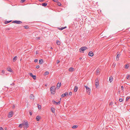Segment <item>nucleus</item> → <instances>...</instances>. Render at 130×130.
I'll list each match as a JSON object with an SVG mask.
<instances>
[{
    "label": "nucleus",
    "mask_w": 130,
    "mask_h": 130,
    "mask_svg": "<svg viewBox=\"0 0 130 130\" xmlns=\"http://www.w3.org/2000/svg\"><path fill=\"white\" fill-rule=\"evenodd\" d=\"M23 125H25V127L26 128H27L29 127V125L28 124V122L26 120V121H24L23 123H22Z\"/></svg>",
    "instance_id": "obj_2"
},
{
    "label": "nucleus",
    "mask_w": 130,
    "mask_h": 130,
    "mask_svg": "<svg viewBox=\"0 0 130 130\" xmlns=\"http://www.w3.org/2000/svg\"><path fill=\"white\" fill-rule=\"evenodd\" d=\"M4 129H5V130H7V127H5V128H4Z\"/></svg>",
    "instance_id": "obj_57"
},
{
    "label": "nucleus",
    "mask_w": 130,
    "mask_h": 130,
    "mask_svg": "<svg viewBox=\"0 0 130 130\" xmlns=\"http://www.w3.org/2000/svg\"><path fill=\"white\" fill-rule=\"evenodd\" d=\"M25 0H22L21 1V3H23L25 1Z\"/></svg>",
    "instance_id": "obj_46"
},
{
    "label": "nucleus",
    "mask_w": 130,
    "mask_h": 130,
    "mask_svg": "<svg viewBox=\"0 0 130 130\" xmlns=\"http://www.w3.org/2000/svg\"><path fill=\"white\" fill-rule=\"evenodd\" d=\"M53 103V104H56V102L54 100H53L52 101Z\"/></svg>",
    "instance_id": "obj_40"
},
{
    "label": "nucleus",
    "mask_w": 130,
    "mask_h": 130,
    "mask_svg": "<svg viewBox=\"0 0 130 130\" xmlns=\"http://www.w3.org/2000/svg\"><path fill=\"white\" fill-rule=\"evenodd\" d=\"M24 27L26 29H28L29 28V27L27 26H25Z\"/></svg>",
    "instance_id": "obj_32"
},
{
    "label": "nucleus",
    "mask_w": 130,
    "mask_h": 130,
    "mask_svg": "<svg viewBox=\"0 0 130 130\" xmlns=\"http://www.w3.org/2000/svg\"><path fill=\"white\" fill-rule=\"evenodd\" d=\"M121 89L123 91L124 87L123 86H121Z\"/></svg>",
    "instance_id": "obj_43"
},
{
    "label": "nucleus",
    "mask_w": 130,
    "mask_h": 130,
    "mask_svg": "<svg viewBox=\"0 0 130 130\" xmlns=\"http://www.w3.org/2000/svg\"><path fill=\"white\" fill-rule=\"evenodd\" d=\"M60 102H60V101H59L58 102H56V103L55 104L56 105H60Z\"/></svg>",
    "instance_id": "obj_24"
},
{
    "label": "nucleus",
    "mask_w": 130,
    "mask_h": 130,
    "mask_svg": "<svg viewBox=\"0 0 130 130\" xmlns=\"http://www.w3.org/2000/svg\"><path fill=\"white\" fill-rule=\"evenodd\" d=\"M39 64H42L43 62V60L42 59L39 60Z\"/></svg>",
    "instance_id": "obj_13"
},
{
    "label": "nucleus",
    "mask_w": 130,
    "mask_h": 130,
    "mask_svg": "<svg viewBox=\"0 0 130 130\" xmlns=\"http://www.w3.org/2000/svg\"><path fill=\"white\" fill-rule=\"evenodd\" d=\"M37 69H38L39 68V65H37L36 66V67Z\"/></svg>",
    "instance_id": "obj_42"
},
{
    "label": "nucleus",
    "mask_w": 130,
    "mask_h": 130,
    "mask_svg": "<svg viewBox=\"0 0 130 130\" xmlns=\"http://www.w3.org/2000/svg\"><path fill=\"white\" fill-rule=\"evenodd\" d=\"M47 3H43L42 4V6H43L45 7L47 5Z\"/></svg>",
    "instance_id": "obj_19"
},
{
    "label": "nucleus",
    "mask_w": 130,
    "mask_h": 130,
    "mask_svg": "<svg viewBox=\"0 0 130 130\" xmlns=\"http://www.w3.org/2000/svg\"><path fill=\"white\" fill-rule=\"evenodd\" d=\"M50 48L51 49H53V48L52 47H51V48Z\"/></svg>",
    "instance_id": "obj_59"
},
{
    "label": "nucleus",
    "mask_w": 130,
    "mask_h": 130,
    "mask_svg": "<svg viewBox=\"0 0 130 130\" xmlns=\"http://www.w3.org/2000/svg\"><path fill=\"white\" fill-rule=\"evenodd\" d=\"M51 111H52V112L53 113H54L55 112V109L54 108H51Z\"/></svg>",
    "instance_id": "obj_21"
},
{
    "label": "nucleus",
    "mask_w": 130,
    "mask_h": 130,
    "mask_svg": "<svg viewBox=\"0 0 130 130\" xmlns=\"http://www.w3.org/2000/svg\"><path fill=\"white\" fill-rule=\"evenodd\" d=\"M115 104H117V102H115Z\"/></svg>",
    "instance_id": "obj_60"
},
{
    "label": "nucleus",
    "mask_w": 130,
    "mask_h": 130,
    "mask_svg": "<svg viewBox=\"0 0 130 130\" xmlns=\"http://www.w3.org/2000/svg\"><path fill=\"white\" fill-rule=\"evenodd\" d=\"M130 98V97L129 96L127 97L126 98V101H128V99Z\"/></svg>",
    "instance_id": "obj_35"
},
{
    "label": "nucleus",
    "mask_w": 130,
    "mask_h": 130,
    "mask_svg": "<svg viewBox=\"0 0 130 130\" xmlns=\"http://www.w3.org/2000/svg\"><path fill=\"white\" fill-rule=\"evenodd\" d=\"M113 80V78L112 77H110L109 78V80L110 83H111Z\"/></svg>",
    "instance_id": "obj_20"
},
{
    "label": "nucleus",
    "mask_w": 130,
    "mask_h": 130,
    "mask_svg": "<svg viewBox=\"0 0 130 130\" xmlns=\"http://www.w3.org/2000/svg\"><path fill=\"white\" fill-rule=\"evenodd\" d=\"M30 99L33 100H34V96L32 94H31L30 96Z\"/></svg>",
    "instance_id": "obj_12"
},
{
    "label": "nucleus",
    "mask_w": 130,
    "mask_h": 130,
    "mask_svg": "<svg viewBox=\"0 0 130 130\" xmlns=\"http://www.w3.org/2000/svg\"><path fill=\"white\" fill-rule=\"evenodd\" d=\"M45 86H46V85H45Z\"/></svg>",
    "instance_id": "obj_61"
},
{
    "label": "nucleus",
    "mask_w": 130,
    "mask_h": 130,
    "mask_svg": "<svg viewBox=\"0 0 130 130\" xmlns=\"http://www.w3.org/2000/svg\"><path fill=\"white\" fill-rule=\"evenodd\" d=\"M64 29V28L63 27H62L60 29L61 30H62Z\"/></svg>",
    "instance_id": "obj_49"
},
{
    "label": "nucleus",
    "mask_w": 130,
    "mask_h": 130,
    "mask_svg": "<svg viewBox=\"0 0 130 130\" xmlns=\"http://www.w3.org/2000/svg\"><path fill=\"white\" fill-rule=\"evenodd\" d=\"M37 105L38 106V108L39 109H40L41 108V105H39V104H37Z\"/></svg>",
    "instance_id": "obj_33"
},
{
    "label": "nucleus",
    "mask_w": 130,
    "mask_h": 130,
    "mask_svg": "<svg viewBox=\"0 0 130 130\" xmlns=\"http://www.w3.org/2000/svg\"><path fill=\"white\" fill-rule=\"evenodd\" d=\"M74 69L73 68L71 67V68H70L69 69V70L70 72H72L73 71Z\"/></svg>",
    "instance_id": "obj_16"
},
{
    "label": "nucleus",
    "mask_w": 130,
    "mask_h": 130,
    "mask_svg": "<svg viewBox=\"0 0 130 130\" xmlns=\"http://www.w3.org/2000/svg\"><path fill=\"white\" fill-rule=\"evenodd\" d=\"M88 55L92 57L94 55V54L92 51H91L89 53Z\"/></svg>",
    "instance_id": "obj_10"
},
{
    "label": "nucleus",
    "mask_w": 130,
    "mask_h": 130,
    "mask_svg": "<svg viewBox=\"0 0 130 130\" xmlns=\"http://www.w3.org/2000/svg\"><path fill=\"white\" fill-rule=\"evenodd\" d=\"M10 85L14 86V83H13L12 84H10Z\"/></svg>",
    "instance_id": "obj_45"
},
{
    "label": "nucleus",
    "mask_w": 130,
    "mask_h": 130,
    "mask_svg": "<svg viewBox=\"0 0 130 130\" xmlns=\"http://www.w3.org/2000/svg\"><path fill=\"white\" fill-rule=\"evenodd\" d=\"M61 85V83H58L57 85V88L58 89L60 87Z\"/></svg>",
    "instance_id": "obj_14"
},
{
    "label": "nucleus",
    "mask_w": 130,
    "mask_h": 130,
    "mask_svg": "<svg viewBox=\"0 0 130 130\" xmlns=\"http://www.w3.org/2000/svg\"><path fill=\"white\" fill-rule=\"evenodd\" d=\"M17 56H15L13 58V62H15L17 60Z\"/></svg>",
    "instance_id": "obj_18"
},
{
    "label": "nucleus",
    "mask_w": 130,
    "mask_h": 130,
    "mask_svg": "<svg viewBox=\"0 0 130 130\" xmlns=\"http://www.w3.org/2000/svg\"><path fill=\"white\" fill-rule=\"evenodd\" d=\"M36 39L37 40L39 39H40V38L39 37H37L36 38Z\"/></svg>",
    "instance_id": "obj_53"
},
{
    "label": "nucleus",
    "mask_w": 130,
    "mask_h": 130,
    "mask_svg": "<svg viewBox=\"0 0 130 130\" xmlns=\"http://www.w3.org/2000/svg\"><path fill=\"white\" fill-rule=\"evenodd\" d=\"M56 43L58 45H60V43L59 40H57L56 41Z\"/></svg>",
    "instance_id": "obj_25"
},
{
    "label": "nucleus",
    "mask_w": 130,
    "mask_h": 130,
    "mask_svg": "<svg viewBox=\"0 0 130 130\" xmlns=\"http://www.w3.org/2000/svg\"><path fill=\"white\" fill-rule=\"evenodd\" d=\"M38 53V51H36V54H37Z\"/></svg>",
    "instance_id": "obj_55"
},
{
    "label": "nucleus",
    "mask_w": 130,
    "mask_h": 130,
    "mask_svg": "<svg viewBox=\"0 0 130 130\" xmlns=\"http://www.w3.org/2000/svg\"><path fill=\"white\" fill-rule=\"evenodd\" d=\"M2 73L1 74V75H3L5 73V71L4 70H2Z\"/></svg>",
    "instance_id": "obj_30"
},
{
    "label": "nucleus",
    "mask_w": 130,
    "mask_h": 130,
    "mask_svg": "<svg viewBox=\"0 0 130 130\" xmlns=\"http://www.w3.org/2000/svg\"><path fill=\"white\" fill-rule=\"evenodd\" d=\"M120 91H118V93L120 94Z\"/></svg>",
    "instance_id": "obj_54"
},
{
    "label": "nucleus",
    "mask_w": 130,
    "mask_h": 130,
    "mask_svg": "<svg viewBox=\"0 0 130 130\" xmlns=\"http://www.w3.org/2000/svg\"><path fill=\"white\" fill-rule=\"evenodd\" d=\"M38 61V59H36L34 60V62H37Z\"/></svg>",
    "instance_id": "obj_39"
},
{
    "label": "nucleus",
    "mask_w": 130,
    "mask_h": 130,
    "mask_svg": "<svg viewBox=\"0 0 130 130\" xmlns=\"http://www.w3.org/2000/svg\"><path fill=\"white\" fill-rule=\"evenodd\" d=\"M50 91L52 94L54 93L53 92H54L55 91V89L54 86H52L51 87Z\"/></svg>",
    "instance_id": "obj_3"
},
{
    "label": "nucleus",
    "mask_w": 130,
    "mask_h": 130,
    "mask_svg": "<svg viewBox=\"0 0 130 130\" xmlns=\"http://www.w3.org/2000/svg\"><path fill=\"white\" fill-rule=\"evenodd\" d=\"M0 130H4V129L2 127H0Z\"/></svg>",
    "instance_id": "obj_48"
},
{
    "label": "nucleus",
    "mask_w": 130,
    "mask_h": 130,
    "mask_svg": "<svg viewBox=\"0 0 130 130\" xmlns=\"http://www.w3.org/2000/svg\"><path fill=\"white\" fill-rule=\"evenodd\" d=\"M78 87L77 86H75V87L74 90V91L75 92H77V89H78Z\"/></svg>",
    "instance_id": "obj_17"
},
{
    "label": "nucleus",
    "mask_w": 130,
    "mask_h": 130,
    "mask_svg": "<svg viewBox=\"0 0 130 130\" xmlns=\"http://www.w3.org/2000/svg\"><path fill=\"white\" fill-rule=\"evenodd\" d=\"M125 67H124V68H125L128 69V68H129L128 66L127 65V64H125Z\"/></svg>",
    "instance_id": "obj_29"
},
{
    "label": "nucleus",
    "mask_w": 130,
    "mask_h": 130,
    "mask_svg": "<svg viewBox=\"0 0 130 130\" xmlns=\"http://www.w3.org/2000/svg\"><path fill=\"white\" fill-rule=\"evenodd\" d=\"M23 125L22 123L21 124L19 125V127L21 128L22 127Z\"/></svg>",
    "instance_id": "obj_28"
},
{
    "label": "nucleus",
    "mask_w": 130,
    "mask_h": 130,
    "mask_svg": "<svg viewBox=\"0 0 130 130\" xmlns=\"http://www.w3.org/2000/svg\"><path fill=\"white\" fill-rule=\"evenodd\" d=\"M72 93L71 92H69V95H72Z\"/></svg>",
    "instance_id": "obj_44"
},
{
    "label": "nucleus",
    "mask_w": 130,
    "mask_h": 130,
    "mask_svg": "<svg viewBox=\"0 0 130 130\" xmlns=\"http://www.w3.org/2000/svg\"><path fill=\"white\" fill-rule=\"evenodd\" d=\"M82 59V58H81V57H80V58H79V60H81Z\"/></svg>",
    "instance_id": "obj_56"
},
{
    "label": "nucleus",
    "mask_w": 130,
    "mask_h": 130,
    "mask_svg": "<svg viewBox=\"0 0 130 130\" xmlns=\"http://www.w3.org/2000/svg\"><path fill=\"white\" fill-rule=\"evenodd\" d=\"M118 53H117V55L116 56V59L117 61L118 60H119V58L121 55V54L120 53L118 54Z\"/></svg>",
    "instance_id": "obj_11"
},
{
    "label": "nucleus",
    "mask_w": 130,
    "mask_h": 130,
    "mask_svg": "<svg viewBox=\"0 0 130 130\" xmlns=\"http://www.w3.org/2000/svg\"><path fill=\"white\" fill-rule=\"evenodd\" d=\"M68 93L67 92H66L62 94L61 95V98H63L65 96H67L68 95Z\"/></svg>",
    "instance_id": "obj_9"
},
{
    "label": "nucleus",
    "mask_w": 130,
    "mask_h": 130,
    "mask_svg": "<svg viewBox=\"0 0 130 130\" xmlns=\"http://www.w3.org/2000/svg\"><path fill=\"white\" fill-rule=\"evenodd\" d=\"M40 119V118L39 116H38L36 117V120L37 121H39Z\"/></svg>",
    "instance_id": "obj_15"
},
{
    "label": "nucleus",
    "mask_w": 130,
    "mask_h": 130,
    "mask_svg": "<svg viewBox=\"0 0 130 130\" xmlns=\"http://www.w3.org/2000/svg\"><path fill=\"white\" fill-rule=\"evenodd\" d=\"M64 27V29L65 28H66V27Z\"/></svg>",
    "instance_id": "obj_58"
},
{
    "label": "nucleus",
    "mask_w": 130,
    "mask_h": 130,
    "mask_svg": "<svg viewBox=\"0 0 130 130\" xmlns=\"http://www.w3.org/2000/svg\"><path fill=\"white\" fill-rule=\"evenodd\" d=\"M11 21H5V23L6 24H7L9 23H10Z\"/></svg>",
    "instance_id": "obj_26"
},
{
    "label": "nucleus",
    "mask_w": 130,
    "mask_h": 130,
    "mask_svg": "<svg viewBox=\"0 0 130 130\" xmlns=\"http://www.w3.org/2000/svg\"><path fill=\"white\" fill-rule=\"evenodd\" d=\"M60 61L59 60H57L56 63L57 64H58V63H59L60 62Z\"/></svg>",
    "instance_id": "obj_41"
},
{
    "label": "nucleus",
    "mask_w": 130,
    "mask_h": 130,
    "mask_svg": "<svg viewBox=\"0 0 130 130\" xmlns=\"http://www.w3.org/2000/svg\"><path fill=\"white\" fill-rule=\"evenodd\" d=\"M105 37H106V36H105Z\"/></svg>",
    "instance_id": "obj_62"
},
{
    "label": "nucleus",
    "mask_w": 130,
    "mask_h": 130,
    "mask_svg": "<svg viewBox=\"0 0 130 130\" xmlns=\"http://www.w3.org/2000/svg\"><path fill=\"white\" fill-rule=\"evenodd\" d=\"M49 74V72H48L46 71L44 73V75H48Z\"/></svg>",
    "instance_id": "obj_31"
},
{
    "label": "nucleus",
    "mask_w": 130,
    "mask_h": 130,
    "mask_svg": "<svg viewBox=\"0 0 130 130\" xmlns=\"http://www.w3.org/2000/svg\"><path fill=\"white\" fill-rule=\"evenodd\" d=\"M119 101L121 102L123 101V99H120L119 100Z\"/></svg>",
    "instance_id": "obj_34"
},
{
    "label": "nucleus",
    "mask_w": 130,
    "mask_h": 130,
    "mask_svg": "<svg viewBox=\"0 0 130 130\" xmlns=\"http://www.w3.org/2000/svg\"><path fill=\"white\" fill-rule=\"evenodd\" d=\"M58 5L59 6H60L61 5V3H60V2H58Z\"/></svg>",
    "instance_id": "obj_38"
},
{
    "label": "nucleus",
    "mask_w": 130,
    "mask_h": 130,
    "mask_svg": "<svg viewBox=\"0 0 130 130\" xmlns=\"http://www.w3.org/2000/svg\"><path fill=\"white\" fill-rule=\"evenodd\" d=\"M85 87L86 89L87 93L89 95L90 94L91 92L90 89L87 86H85Z\"/></svg>",
    "instance_id": "obj_4"
},
{
    "label": "nucleus",
    "mask_w": 130,
    "mask_h": 130,
    "mask_svg": "<svg viewBox=\"0 0 130 130\" xmlns=\"http://www.w3.org/2000/svg\"><path fill=\"white\" fill-rule=\"evenodd\" d=\"M13 23H17V24H20L22 23V22L20 21L15 20L13 21Z\"/></svg>",
    "instance_id": "obj_8"
},
{
    "label": "nucleus",
    "mask_w": 130,
    "mask_h": 130,
    "mask_svg": "<svg viewBox=\"0 0 130 130\" xmlns=\"http://www.w3.org/2000/svg\"><path fill=\"white\" fill-rule=\"evenodd\" d=\"M44 1V0H39V1L41 2H43Z\"/></svg>",
    "instance_id": "obj_52"
},
{
    "label": "nucleus",
    "mask_w": 130,
    "mask_h": 130,
    "mask_svg": "<svg viewBox=\"0 0 130 130\" xmlns=\"http://www.w3.org/2000/svg\"><path fill=\"white\" fill-rule=\"evenodd\" d=\"M53 1L55 2H57L58 0H53Z\"/></svg>",
    "instance_id": "obj_51"
},
{
    "label": "nucleus",
    "mask_w": 130,
    "mask_h": 130,
    "mask_svg": "<svg viewBox=\"0 0 130 130\" xmlns=\"http://www.w3.org/2000/svg\"><path fill=\"white\" fill-rule=\"evenodd\" d=\"M99 84V80L98 78L96 79L95 81V85L96 88H97Z\"/></svg>",
    "instance_id": "obj_6"
},
{
    "label": "nucleus",
    "mask_w": 130,
    "mask_h": 130,
    "mask_svg": "<svg viewBox=\"0 0 130 130\" xmlns=\"http://www.w3.org/2000/svg\"><path fill=\"white\" fill-rule=\"evenodd\" d=\"M29 114L31 116L32 114V112L31 111H29Z\"/></svg>",
    "instance_id": "obj_37"
},
{
    "label": "nucleus",
    "mask_w": 130,
    "mask_h": 130,
    "mask_svg": "<svg viewBox=\"0 0 130 130\" xmlns=\"http://www.w3.org/2000/svg\"><path fill=\"white\" fill-rule=\"evenodd\" d=\"M88 48L86 46L82 47L79 49V51L80 52L84 53V51Z\"/></svg>",
    "instance_id": "obj_1"
},
{
    "label": "nucleus",
    "mask_w": 130,
    "mask_h": 130,
    "mask_svg": "<svg viewBox=\"0 0 130 130\" xmlns=\"http://www.w3.org/2000/svg\"><path fill=\"white\" fill-rule=\"evenodd\" d=\"M130 76V75L129 74H127L126 76V78L127 79H128L129 78V77Z\"/></svg>",
    "instance_id": "obj_36"
},
{
    "label": "nucleus",
    "mask_w": 130,
    "mask_h": 130,
    "mask_svg": "<svg viewBox=\"0 0 130 130\" xmlns=\"http://www.w3.org/2000/svg\"><path fill=\"white\" fill-rule=\"evenodd\" d=\"M7 70L10 72H11V69L10 68H7Z\"/></svg>",
    "instance_id": "obj_27"
},
{
    "label": "nucleus",
    "mask_w": 130,
    "mask_h": 130,
    "mask_svg": "<svg viewBox=\"0 0 130 130\" xmlns=\"http://www.w3.org/2000/svg\"><path fill=\"white\" fill-rule=\"evenodd\" d=\"M13 112L12 111H11L9 112L8 115V117L9 118L13 116Z\"/></svg>",
    "instance_id": "obj_5"
},
{
    "label": "nucleus",
    "mask_w": 130,
    "mask_h": 130,
    "mask_svg": "<svg viewBox=\"0 0 130 130\" xmlns=\"http://www.w3.org/2000/svg\"><path fill=\"white\" fill-rule=\"evenodd\" d=\"M99 72H100L99 69H98L96 70V74H98V73H99Z\"/></svg>",
    "instance_id": "obj_22"
},
{
    "label": "nucleus",
    "mask_w": 130,
    "mask_h": 130,
    "mask_svg": "<svg viewBox=\"0 0 130 130\" xmlns=\"http://www.w3.org/2000/svg\"><path fill=\"white\" fill-rule=\"evenodd\" d=\"M15 105H13V106H12V108L13 109H14L15 107Z\"/></svg>",
    "instance_id": "obj_50"
},
{
    "label": "nucleus",
    "mask_w": 130,
    "mask_h": 130,
    "mask_svg": "<svg viewBox=\"0 0 130 130\" xmlns=\"http://www.w3.org/2000/svg\"><path fill=\"white\" fill-rule=\"evenodd\" d=\"M29 74L30 76L32 77L34 79H36V76L35 75H33L32 73H29Z\"/></svg>",
    "instance_id": "obj_7"
},
{
    "label": "nucleus",
    "mask_w": 130,
    "mask_h": 130,
    "mask_svg": "<svg viewBox=\"0 0 130 130\" xmlns=\"http://www.w3.org/2000/svg\"><path fill=\"white\" fill-rule=\"evenodd\" d=\"M113 104V103L112 102H111L109 104L110 105H112Z\"/></svg>",
    "instance_id": "obj_47"
},
{
    "label": "nucleus",
    "mask_w": 130,
    "mask_h": 130,
    "mask_svg": "<svg viewBox=\"0 0 130 130\" xmlns=\"http://www.w3.org/2000/svg\"><path fill=\"white\" fill-rule=\"evenodd\" d=\"M78 126L77 125H74L72 127V128H77L78 127Z\"/></svg>",
    "instance_id": "obj_23"
}]
</instances>
